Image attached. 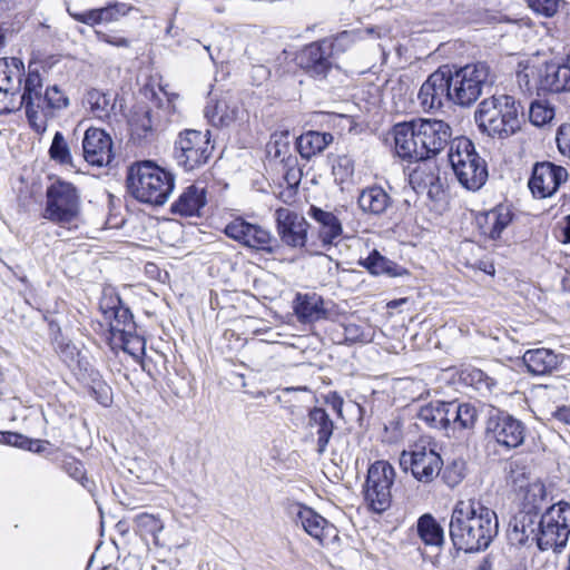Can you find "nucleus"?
<instances>
[{
	"label": "nucleus",
	"instance_id": "15",
	"mask_svg": "<svg viewBox=\"0 0 570 570\" xmlns=\"http://www.w3.org/2000/svg\"><path fill=\"white\" fill-rule=\"evenodd\" d=\"M567 178L568 171L564 167L550 161L537 163L529 180V188L537 198L551 197Z\"/></svg>",
	"mask_w": 570,
	"mask_h": 570
},
{
	"label": "nucleus",
	"instance_id": "22",
	"mask_svg": "<svg viewBox=\"0 0 570 570\" xmlns=\"http://www.w3.org/2000/svg\"><path fill=\"white\" fill-rule=\"evenodd\" d=\"M395 151L407 160H424L422 144L419 140L416 119L399 122L393 127Z\"/></svg>",
	"mask_w": 570,
	"mask_h": 570
},
{
	"label": "nucleus",
	"instance_id": "50",
	"mask_svg": "<svg viewBox=\"0 0 570 570\" xmlns=\"http://www.w3.org/2000/svg\"><path fill=\"white\" fill-rule=\"evenodd\" d=\"M528 7L537 14L546 18L556 16L562 0H524Z\"/></svg>",
	"mask_w": 570,
	"mask_h": 570
},
{
	"label": "nucleus",
	"instance_id": "13",
	"mask_svg": "<svg viewBox=\"0 0 570 570\" xmlns=\"http://www.w3.org/2000/svg\"><path fill=\"white\" fill-rule=\"evenodd\" d=\"M224 233L244 247L267 253L273 252L274 238L271 232L258 224L246 220L244 217L238 216L228 222L225 225Z\"/></svg>",
	"mask_w": 570,
	"mask_h": 570
},
{
	"label": "nucleus",
	"instance_id": "63",
	"mask_svg": "<svg viewBox=\"0 0 570 570\" xmlns=\"http://www.w3.org/2000/svg\"><path fill=\"white\" fill-rule=\"evenodd\" d=\"M61 353L65 357V361H67L68 358L73 360L75 354L77 353V348L75 346L67 345L66 348L61 351Z\"/></svg>",
	"mask_w": 570,
	"mask_h": 570
},
{
	"label": "nucleus",
	"instance_id": "32",
	"mask_svg": "<svg viewBox=\"0 0 570 570\" xmlns=\"http://www.w3.org/2000/svg\"><path fill=\"white\" fill-rule=\"evenodd\" d=\"M539 531L538 515L532 512H521L514 520L509 538L515 544L535 543L538 546Z\"/></svg>",
	"mask_w": 570,
	"mask_h": 570
},
{
	"label": "nucleus",
	"instance_id": "25",
	"mask_svg": "<svg viewBox=\"0 0 570 570\" xmlns=\"http://www.w3.org/2000/svg\"><path fill=\"white\" fill-rule=\"evenodd\" d=\"M293 308L301 323L311 324L328 318L327 304L316 293H298Z\"/></svg>",
	"mask_w": 570,
	"mask_h": 570
},
{
	"label": "nucleus",
	"instance_id": "16",
	"mask_svg": "<svg viewBox=\"0 0 570 570\" xmlns=\"http://www.w3.org/2000/svg\"><path fill=\"white\" fill-rule=\"evenodd\" d=\"M419 140L424 160L438 155L450 142L452 129L443 120L417 118Z\"/></svg>",
	"mask_w": 570,
	"mask_h": 570
},
{
	"label": "nucleus",
	"instance_id": "45",
	"mask_svg": "<svg viewBox=\"0 0 570 570\" xmlns=\"http://www.w3.org/2000/svg\"><path fill=\"white\" fill-rule=\"evenodd\" d=\"M361 265L374 275H396V265L382 256L377 250H373L366 258L362 259Z\"/></svg>",
	"mask_w": 570,
	"mask_h": 570
},
{
	"label": "nucleus",
	"instance_id": "41",
	"mask_svg": "<svg viewBox=\"0 0 570 570\" xmlns=\"http://www.w3.org/2000/svg\"><path fill=\"white\" fill-rule=\"evenodd\" d=\"M420 420L435 429L449 430V402H432L419 412Z\"/></svg>",
	"mask_w": 570,
	"mask_h": 570
},
{
	"label": "nucleus",
	"instance_id": "12",
	"mask_svg": "<svg viewBox=\"0 0 570 570\" xmlns=\"http://www.w3.org/2000/svg\"><path fill=\"white\" fill-rule=\"evenodd\" d=\"M485 435L489 441L494 442L497 445L505 450H512L524 442L525 426L511 414L494 411L488 416Z\"/></svg>",
	"mask_w": 570,
	"mask_h": 570
},
{
	"label": "nucleus",
	"instance_id": "38",
	"mask_svg": "<svg viewBox=\"0 0 570 570\" xmlns=\"http://www.w3.org/2000/svg\"><path fill=\"white\" fill-rule=\"evenodd\" d=\"M105 316L109 320V344L115 340H121L122 335H128L129 331L136 330L132 315L125 307H114L106 311Z\"/></svg>",
	"mask_w": 570,
	"mask_h": 570
},
{
	"label": "nucleus",
	"instance_id": "52",
	"mask_svg": "<svg viewBox=\"0 0 570 570\" xmlns=\"http://www.w3.org/2000/svg\"><path fill=\"white\" fill-rule=\"evenodd\" d=\"M100 23H109L119 20L127 12L124 3H110L104 8H98Z\"/></svg>",
	"mask_w": 570,
	"mask_h": 570
},
{
	"label": "nucleus",
	"instance_id": "47",
	"mask_svg": "<svg viewBox=\"0 0 570 570\" xmlns=\"http://www.w3.org/2000/svg\"><path fill=\"white\" fill-rule=\"evenodd\" d=\"M49 156L52 160L61 165H71V154L69 146L60 131L53 136L51 146L49 148Z\"/></svg>",
	"mask_w": 570,
	"mask_h": 570
},
{
	"label": "nucleus",
	"instance_id": "40",
	"mask_svg": "<svg viewBox=\"0 0 570 570\" xmlns=\"http://www.w3.org/2000/svg\"><path fill=\"white\" fill-rule=\"evenodd\" d=\"M416 530L420 539L426 546L441 547L444 542V531L434 517L426 513L419 518Z\"/></svg>",
	"mask_w": 570,
	"mask_h": 570
},
{
	"label": "nucleus",
	"instance_id": "7",
	"mask_svg": "<svg viewBox=\"0 0 570 570\" xmlns=\"http://www.w3.org/2000/svg\"><path fill=\"white\" fill-rule=\"evenodd\" d=\"M452 102L459 106H470L482 95L483 88L493 82L491 69L487 62L468 63L454 71L445 69Z\"/></svg>",
	"mask_w": 570,
	"mask_h": 570
},
{
	"label": "nucleus",
	"instance_id": "37",
	"mask_svg": "<svg viewBox=\"0 0 570 570\" xmlns=\"http://www.w3.org/2000/svg\"><path fill=\"white\" fill-rule=\"evenodd\" d=\"M85 104L94 118L108 120L115 110L116 98L111 94L90 89L86 94Z\"/></svg>",
	"mask_w": 570,
	"mask_h": 570
},
{
	"label": "nucleus",
	"instance_id": "29",
	"mask_svg": "<svg viewBox=\"0 0 570 570\" xmlns=\"http://www.w3.org/2000/svg\"><path fill=\"white\" fill-rule=\"evenodd\" d=\"M419 161L409 175V183L416 193L426 191L429 196H433L440 190L439 168L432 161Z\"/></svg>",
	"mask_w": 570,
	"mask_h": 570
},
{
	"label": "nucleus",
	"instance_id": "19",
	"mask_svg": "<svg viewBox=\"0 0 570 570\" xmlns=\"http://www.w3.org/2000/svg\"><path fill=\"white\" fill-rule=\"evenodd\" d=\"M82 153L85 160L92 166L109 165L114 157L111 137L100 128H88L82 139Z\"/></svg>",
	"mask_w": 570,
	"mask_h": 570
},
{
	"label": "nucleus",
	"instance_id": "6",
	"mask_svg": "<svg viewBox=\"0 0 570 570\" xmlns=\"http://www.w3.org/2000/svg\"><path fill=\"white\" fill-rule=\"evenodd\" d=\"M449 160L459 183L469 190L480 189L488 179L485 161L475 151L473 142L459 137L452 140Z\"/></svg>",
	"mask_w": 570,
	"mask_h": 570
},
{
	"label": "nucleus",
	"instance_id": "27",
	"mask_svg": "<svg viewBox=\"0 0 570 570\" xmlns=\"http://www.w3.org/2000/svg\"><path fill=\"white\" fill-rule=\"evenodd\" d=\"M39 107H35L33 110L37 116H42V128H38L36 125H30L31 128L39 135L46 132L49 119L53 118L57 110H61L69 105L68 97L57 87H48L40 96Z\"/></svg>",
	"mask_w": 570,
	"mask_h": 570
},
{
	"label": "nucleus",
	"instance_id": "18",
	"mask_svg": "<svg viewBox=\"0 0 570 570\" xmlns=\"http://www.w3.org/2000/svg\"><path fill=\"white\" fill-rule=\"evenodd\" d=\"M275 218L282 243L293 248H302L307 240L308 224L305 218L283 207L276 210Z\"/></svg>",
	"mask_w": 570,
	"mask_h": 570
},
{
	"label": "nucleus",
	"instance_id": "62",
	"mask_svg": "<svg viewBox=\"0 0 570 570\" xmlns=\"http://www.w3.org/2000/svg\"><path fill=\"white\" fill-rule=\"evenodd\" d=\"M561 242L570 243V215L566 217L564 225L561 227Z\"/></svg>",
	"mask_w": 570,
	"mask_h": 570
},
{
	"label": "nucleus",
	"instance_id": "36",
	"mask_svg": "<svg viewBox=\"0 0 570 570\" xmlns=\"http://www.w3.org/2000/svg\"><path fill=\"white\" fill-rule=\"evenodd\" d=\"M333 142V135L309 130L296 139V148L304 159L322 154Z\"/></svg>",
	"mask_w": 570,
	"mask_h": 570
},
{
	"label": "nucleus",
	"instance_id": "35",
	"mask_svg": "<svg viewBox=\"0 0 570 570\" xmlns=\"http://www.w3.org/2000/svg\"><path fill=\"white\" fill-rule=\"evenodd\" d=\"M357 204L365 214L382 215L391 206L392 199L381 186H371L360 193Z\"/></svg>",
	"mask_w": 570,
	"mask_h": 570
},
{
	"label": "nucleus",
	"instance_id": "10",
	"mask_svg": "<svg viewBox=\"0 0 570 570\" xmlns=\"http://www.w3.org/2000/svg\"><path fill=\"white\" fill-rule=\"evenodd\" d=\"M394 480L395 470L387 461H376L370 465L364 499L372 511L382 513L390 508Z\"/></svg>",
	"mask_w": 570,
	"mask_h": 570
},
{
	"label": "nucleus",
	"instance_id": "54",
	"mask_svg": "<svg viewBox=\"0 0 570 570\" xmlns=\"http://www.w3.org/2000/svg\"><path fill=\"white\" fill-rule=\"evenodd\" d=\"M65 471L75 480L79 481L82 485H85V481L87 480L85 474V468L83 464L76 460V459H69L66 460L63 463Z\"/></svg>",
	"mask_w": 570,
	"mask_h": 570
},
{
	"label": "nucleus",
	"instance_id": "11",
	"mask_svg": "<svg viewBox=\"0 0 570 570\" xmlns=\"http://www.w3.org/2000/svg\"><path fill=\"white\" fill-rule=\"evenodd\" d=\"M350 32H342L331 42L323 40L306 46L298 55V65L311 77L323 79L334 66L333 51L350 40Z\"/></svg>",
	"mask_w": 570,
	"mask_h": 570
},
{
	"label": "nucleus",
	"instance_id": "61",
	"mask_svg": "<svg viewBox=\"0 0 570 570\" xmlns=\"http://www.w3.org/2000/svg\"><path fill=\"white\" fill-rule=\"evenodd\" d=\"M47 444V442H42L40 440H30L28 439V443H27V446L24 449L31 451V452H35V453H40L45 450V445Z\"/></svg>",
	"mask_w": 570,
	"mask_h": 570
},
{
	"label": "nucleus",
	"instance_id": "49",
	"mask_svg": "<svg viewBox=\"0 0 570 570\" xmlns=\"http://www.w3.org/2000/svg\"><path fill=\"white\" fill-rule=\"evenodd\" d=\"M136 527L140 532L157 537L164 529L161 520L156 518L154 514L140 513L135 518Z\"/></svg>",
	"mask_w": 570,
	"mask_h": 570
},
{
	"label": "nucleus",
	"instance_id": "17",
	"mask_svg": "<svg viewBox=\"0 0 570 570\" xmlns=\"http://www.w3.org/2000/svg\"><path fill=\"white\" fill-rule=\"evenodd\" d=\"M417 99L425 111L436 110L452 102V92L445 68L431 73L420 88Z\"/></svg>",
	"mask_w": 570,
	"mask_h": 570
},
{
	"label": "nucleus",
	"instance_id": "5",
	"mask_svg": "<svg viewBox=\"0 0 570 570\" xmlns=\"http://www.w3.org/2000/svg\"><path fill=\"white\" fill-rule=\"evenodd\" d=\"M154 96L155 109L136 111L129 120L131 138L138 144L151 141L155 138L156 131L171 121L173 116L177 111V94L159 88V94Z\"/></svg>",
	"mask_w": 570,
	"mask_h": 570
},
{
	"label": "nucleus",
	"instance_id": "31",
	"mask_svg": "<svg viewBox=\"0 0 570 570\" xmlns=\"http://www.w3.org/2000/svg\"><path fill=\"white\" fill-rule=\"evenodd\" d=\"M522 360L531 374L546 375L558 368L562 362V355L542 347L527 351Z\"/></svg>",
	"mask_w": 570,
	"mask_h": 570
},
{
	"label": "nucleus",
	"instance_id": "26",
	"mask_svg": "<svg viewBox=\"0 0 570 570\" xmlns=\"http://www.w3.org/2000/svg\"><path fill=\"white\" fill-rule=\"evenodd\" d=\"M307 215L317 224V236L324 247L336 245L340 242L343 227L333 213L312 205Z\"/></svg>",
	"mask_w": 570,
	"mask_h": 570
},
{
	"label": "nucleus",
	"instance_id": "9",
	"mask_svg": "<svg viewBox=\"0 0 570 570\" xmlns=\"http://www.w3.org/2000/svg\"><path fill=\"white\" fill-rule=\"evenodd\" d=\"M209 131L187 129L175 141L174 157L179 167L191 171L204 166L212 156Z\"/></svg>",
	"mask_w": 570,
	"mask_h": 570
},
{
	"label": "nucleus",
	"instance_id": "55",
	"mask_svg": "<svg viewBox=\"0 0 570 570\" xmlns=\"http://www.w3.org/2000/svg\"><path fill=\"white\" fill-rule=\"evenodd\" d=\"M557 145L559 151L570 158V124H563L557 132Z\"/></svg>",
	"mask_w": 570,
	"mask_h": 570
},
{
	"label": "nucleus",
	"instance_id": "20",
	"mask_svg": "<svg viewBox=\"0 0 570 570\" xmlns=\"http://www.w3.org/2000/svg\"><path fill=\"white\" fill-rule=\"evenodd\" d=\"M24 66L18 58L0 59V104L4 111L14 109L13 98L20 90Z\"/></svg>",
	"mask_w": 570,
	"mask_h": 570
},
{
	"label": "nucleus",
	"instance_id": "3",
	"mask_svg": "<svg viewBox=\"0 0 570 570\" xmlns=\"http://www.w3.org/2000/svg\"><path fill=\"white\" fill-rule=\"evenodd\" d=\"M130 194L150 205L166 203L175 186L174 176L151 161L132 165L127 175Z\"/></svg>",
	"mask_w": 570,
	"mask_h": 570
},
{
	"label": "nucleus",
	"instance_id": "48",
	"mask_svg": "<svg viewBox=\"0 0 570 570\" xmlns=\"http://www.w3.org/2000/svg\"><path fill=\"white\" fill-rule=\"evenodd\" d=\"M332 170L336 183H347L353 177L354 163L346 155L337 156L333 163Z\"/></svg>",
	"mask_w": 570,
	"mask_h": 570
},
{
	"label": "nucleus",
	"instance_id": "46",
	"mask_svg": "<svg viewBox=\"0 0 570 570\" xmlns=\"http://www.w3.org/2000/svg\"><path fill=\"white\" fill-rule=\"evenodd\" d=\"M289 134L288 131H279L272 135L267 144V153L275 159L284 161L289 155Z\"/></svg>",
	"mask_w": 570,
	"mask_h": 570
},
{
	"label": "nucleus",
	"instance_id": "58",
	"mask_svg": "<svg viewBox=\"0 0 570 570\" xmlns=\"http://www.w3.org/2000/svg\"><path fill=\"white\" fill-rule=\"evenodd\" d=\"M0 443H6V444H9V445H13V446H18V448L24 449L27 446V443H28V438H26V436H23L21 434H18V433H12V432L3 433V432H0Z\"/></svg>",
	"mask_w": 570,
	"mask_h": 570
},
{
	"label": "nucleus",
	"instance_id": "56",
	"mask_svg": "<svg viewBox=\"0 0 570 570\" xmlns=\"http://www.w3.org/2000/svg\"><path fill=\"white\" fill-rule=\"evenodd\" d=\"M69 13L75 20H77L81 23H85V24H88L91 27H94L96 24H101L99 21L98 9H90V10H86V11H81V12H71L69 10Z\"/></svg>",
	"mask_w": 570,
	"mask_h": 570
},
{
	"label": "nucleus",
	"instance_id": "14",
	"mask_svg": "<svg viewBox=\"0 0 570 570\" xmlns=\"http://www.w3.org/2000/svg\"><path fill=\"white\" fill-rule=\"evenodd\" d=\"M400 463L404 469L410 466L413 476L424 483L438 476L443 464L439 453L422 444H415L410 451H403Z\"/></svg>",
	"mask_w": 570,
	"mask_h": 570
},
{
	"label": "nucleus",
	"instance_id": "21",
	"mask_svg": "<svg viewBox=\"0 0 570 570\" xmlns=\"http://www.w3.org/2000/svg\"><path fill=\"white\" fill-rule=\"evenodd\" d=\"M291 513L295 517L296 523L301 524L304 531L318 542L324 543L336 537L335 527L313 509L296 503L291 507Z\"/></svg>",
	"mask_w": 570,
	"mask_h": 570
},
{
	"label": "nucleus",
	"instance_id": "23",
	"mask_svg": "<svg viewBox=\"0 0 570 570\" xmlns=\"http://www.w3.org/2000/svg\"><path fill=\"white\" fill-rule=\"evenodd\" d=\"M42 95V79L37 67L32 63L28 66V75L24 81L23 94L20 97L19 105H23L29 125H36L42 128V116H37L33 108L39 107L40 96Z\"/></svg>",
	"mask_w": 570,
	"mask_h": 570
},
{
	"label": "nucleus",
	"instance_id": "64",
	"mask_svg": "<svg viewBox=\"0 0 570 570\" xmlns=\"http://www.w3.org/2000/svg\"><path fill=\"white\" fill-rule=\"evenodd\" d=\"M332 405L338 412V414H341L343 400L340 396H336V395L333 396Z\"/></svg>",
	"mask_w": 570,
	"mask_h": 570
},
{
	"label": "nucleus",
	"instance_id": "34",
	"mask_svg": "<svg viewBox=\"0 0 570 570\" xmlns=\"http://www.w3.org/2000/svg\"><path fill=\"white\" fill-rule=\"evenodd\" d=\"M206 204L205 188L190 185L173 204L171 210L181 216H199Z\"/></svg>",
	"mask_w": 570,
	"mask_h": 570
},
{
	"label": "nucleus",
	"instance_id": "43",
	"mask_svg": "<svg viewBox=\"0 0 570 570\" xmlns=\"http://www.w3.org/2000/svg\"><path fill=\"white\" fill-rule=\"evenodd\" d=\"M112 350H122L128 353L135 361H140L145 354L146 342L144 337L136 334L135 331H129V334L122 335L121 340H115L110 343Z\"/></svg>",
	"mask_w": 570,
	"mask_h": 570
},
{
	"label": "nucleus",
	"instance_id": "1",
	"mask_svg": "<svg viewBox=\"0 0 570 570\" xmlns=\"http://www.w3.org/2000/svg\"><path fill=\"white\" fill-rule=\"evenodd\" d=\"M497 513L478 500L459 501L451 514L450 538L453 546L466 553L480 552L497 537Z\"/></svg>",
	"mask_w": 570,
	"mask_h": 570
},
{
	"label": "nucleus",
	"instance_id": "2",
	"mask_svg": "<svg viewBox=\"0 0 570 570\" xmlns=\"http://www.w3.org/2000/svg\"><path fill=\"white\" fill-rule=\"evenodd\" d=\"M520 108L514 97L493 95L479 104L474 118L483 132L503 139L520 130Z\"/></svg>",
	"mask_w": 570,
	"mask_h": 570
},
{
	"label": "nucleus",
	"instance_id": "33",
	"mask_svg": "<svg viewBox=\"0 0 570 570\" xmlns=\"http://www.w3.org/2000/svg\"><path fill=\"white\" fill-rule=\"evenodd\" d=\"M541 86L552 92L570 91V55L561 62L546 66Z\"/></svg>",
	"mask_w": 570,
	"mask_h": 570
},
{
	"label": "nucleus",
	"instance_id": "42",
	"mask_svg": "<svg viewBox=\"0 0 570 570\" xmlns=\"http://www.w3.org/2000/svg\"><path fill=\"white\" fill-rule=\"evenodd\" d=\"M460 380L465 385L474 387L481 394L490 393L497 384V381L482 370L470 366L460 371Z\"/></svg>",
	"mask_w": 570,
	"mask_h": 570
},
{
	"label": "nucleus",
	"instance_id": "39",
	"mask_svg": "<svg viewBox=\"0 0 570 570\" xmlns=\"http://www.w3.org/2000/svg\"><path fill=\"white\" fill-rule=\"evenodd\" d=\"M478 419L476 409L470 403L449 402V429H473Z\"/></svg>",
	"mask_w": 570,
	"mask_h": 570
},
{
	"label": "nucleus",
	"instance_id": "8",
	"mask_svg": "<svg viewBox=\"0 0 570 570\" xmlns=\"http://www.w3.org/2000/svg\"><path fill=\"white\" fill-rule=\"evenodd\" d=\"M538 548L562 550L570 534V503L559 501L549 507L539 519Z\"/></svg>",
	"mask_w": 570,
	"mask_h": 570
},
{
	"label": "nucleus",
	"instance_id": "30",
	"mask_svg": "<svg viewBox=\"0 0 570 570\" xmlns=\"http://www.w3.org/2000/svg\"><path fill=\"white\" fill-rule=\"evenodd\" d=\"M306 429L309 430L311 436L317 435L316 451L322 455L328 445L334 431V423L328 413L322 407H313L308 411Z\"/></svg>",
	"mask_w": 570,
	"mask_h": 570
},
{
	"label": "nucleus",
	"instance_id": "4",
	"mask_svg": "<svg viewBox=\"0 0 570 570\" xmlns=\"http://www.w3.org/2000/svg\"><path fill=\"white\" fill-rule=\"evenodd\" d=\"M46 198L45 218L68 229H77L80 226L82 222L80 195L71 183L63 180L52 183L47 188Z\"/></svg>",
	"mask_w": 570,
	"mask_h": 570
},
{
	"label": "nucleus",
	"instance_id": "28",
	"mask_svg": "<svg viewBox=\"0 0 570 570\" xmlns=\"http://www.w3.org/2000/svg\"><path fill=\"white\" fill-rule=\"evenodd\" d=\"M512 220V213L509 207L500 205L495 208L480 213L476 218V226L480 233L490 238L498 239L501 233L508 227Z\"/></svg>",
	"mask_w": 570,
	"mask_h": 570
},
{
	"label": "nucleus",
	"instance_id": "57",
	"mask_svg": "<svg viewBox=\"0 0 570 570\" xmlns=\"http://www.w3.org/2000/svg\"><path fill=\"white\" fill-rule=\"evenodd\" d=\"M463 462H454L453 466H448L445 470V479L451 485L458 484L464 475Z\"/></svg>",
	"mask_w": 570,
	"mask_h": 570
},
{
	"label": "nucleus",
	"instance_id": "44",
	"mask_svg": "<svg viewBox=\"0 0 570 570\" xmlns=\"http://www.w3.org/2000/svg\"><path fill=\"white\" fill-rule=\"evenodd\" d=\"M547 491L542 482L535 481L530 483L523 497L524 512H532L538 515V512L543 508L546 502Z\"/></svg>",
	"mask_w": 570,
	"mask_h": 570
},
{
	"label": "nucleus",
	"instance_id": "59",
	"mask_svg": "<svg viewBox=\"0 0 570 570\" xmlns=\"http://www.w3.org/2000/svg\"><path fill=\"white\" fill-rule=\"evenodd\" d=\"M97 37L100 41H104L108 45L115 46V47H128L129 40L122 36L119 35H110L105 32H97Z\"/></svg>",
	"mask_w": 570,
	"mask_h": 570
},
{
	"label": "nucleus",
	"instance_id": "51",
	"mask_svg": "<svg viewBox=\"0 0 570 570\" xmlns=\"http://www.w3.org/2000/svg\"><path fill=\"white\" fill-rule=\"evenodd\" d=\"M553 109L542 102L534 101L529 109V119L535 126H543L553 118Z\"/></svg>",
	"mask_w": 570,
	"mask_h": 570
},
{
	"label": "nucleus",
	"instance_id": "24",
	"mask_svg": "<svg viewBox=\"0 0 570 570\" xmlns=\"http://www.w3.org/2000/svg\"><path fill=\"white\" fill-rule=\"evenodd\" d=\"M244 114L238 101L229 97H223L216 101L210 100L204 110L207 120L216 127L229 126L243 119Z\"/></svg>",
	"mask_w": 570,
	"mask_h": 570
},
{
	"label": "nucleus",
	"instance_id": "60",
	"mask_svg": "<svg viewBox=\"0 0 570 570\" xmlns=\"http://www.w3.org/2000/svg\"><path fill=\"white\" fill-rule=\"evenodd\" d=\"M552 415L566 423V424H570V407H567V406H561V407H558L553 413Z\"/></svg>",
	"mask_w": 570,
	"mask_h": 570
},
{
	"label": "nucleus",
	"instance_id": "53",
	"mask_svg": "<svg viewBox=\"0 0 570 570\" xmlns=\"http://www.w3.org/2000/svg\"><path fill=\"white\" fill-rule=\"evenodd\" d=\"M344 340L347 343H364L371 340L370 335L365 333L362 327L355 323L344 325Z\"/></svg>",
	"mask_w": 570,
	"mask_h": 570
}]
</instances>
